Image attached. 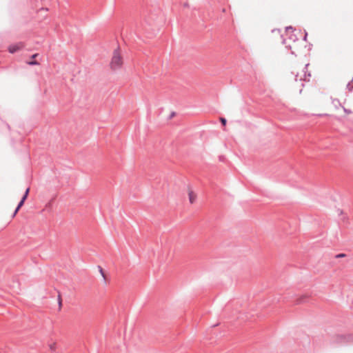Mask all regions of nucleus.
<instances>
[{
    "mask_svg": "<svg viewBox=\"0 0 353 353\" xmlns=\"http://www.w3.org/2000/svg\"><path fill=\"white\" fill-rule=\"evenodd\" d=\"M123 65V59L120 54V49L118 47L113 52V55L111 59L110 66L112 70H117L120 69Z\"/></svg>",
    "mask_w": 353,
    "mask_h": 353,
    "instance_id": "nucleus-1",
    "label": "nucleus"
},
{
    "mask_svg": "<svg viewBox=\"0 0 353 353\" xmlns=\"http://www.w3.org/2000/svg\"><path fill=\"white\" fill-rule=\"evenodd\" d=\"M333 342L338 345H347L353 343V334H337L334 336Z\"/></svg>",
    "mask_w": 353,
    "mask_h": 353,
    "instance_id": "nucleus-2",
    "label": "nucleus"
},
{
    "mask_svg": "<svg viewBox=\"0 0 353 353\" xmlns=\"http://www.w3.org/2000/svg\"><path fill=\"white\" fill-rule=\"evenodd\" d=\"M29 192H30V188H28L26 191H25V193L23 194V196H22L21 201H19V203H18L14 212H13V214H12V217L15 216V215L17 214L18 211L19 210V209L23 206V205L24 204V202L26 200L28 196V194H29Z\"/></svg>",
    "mask_w": 353,
    "mask_h": 353,
    "instance_id": "nucleus-3",
    "label": "nucleus"
},
{
    "mask_svg": "<svg viewBox=\"0 0 353 353\" xmlns=\"http://www.w3.org/2000/svg\"><path fill=\"white\" fill-rule=\"evenodd\" d=\"M25 47V45L23 42H19L15 44H12L8 47V52L11 54H14L21 50H22Z\"/></svg>",
    "mask_w": 353,
    "mask_h": 353,
    "instance_id": "nucleus-4",
    "label": "nucleus"
},
{
    "mask_svg": "<svg viewBox=\"0 0 353 353\" xmlns=\"http://www.w3.org/2000/svg\"><path fill=\"white\" fill-rule=\"evenodd\" d=\"M310 77V74L309 73L307 75L306 74V72H305V74L303 75V78L302 77H301L299 79V74H296L294 75V81H309V77Z\"/></svg>",
    "mask_w": 353,
    "mask_h": 353,
    "instance_id": "nucleus-5",
    "label": "nucleus"
},
{
    "mask_svg": "<svg viewBox=\"0 0 353 353\" xmlns=\"http://www.w3.org/2000/svg\"><path fill=\"white\" fill-rule=\"evenodd\" d=\"M189 200L191 203H193L196 199V195L192 191H190L188 193Z\"/></svg>",
    "mask_w": 353,
    "mask_h": 353,
    "instance_id": "nucleus-6",
    "label": "nucleus"
},
{
    "mask_svg": "<svg viewBox=\"0 0 353 353\" xmlns=\"http://www.w3.org/2000/svg\"><path fill=\"white\" fill-rule=\"evenodd\" d=\"M346 87L350 92H352L353 90V79L351 81L347 83Z\"/></svg>",
    "mask_w": 353,
    "mask_h": 353,
    "instance_id": "nucleus-7",
    "label": "nucleus"
},
{
    "mask_svg": "<svg viewBox=\"0 0 353 353\" xmlns=\"http://www.w3.org/2000/svg\"><path fill=\"white\" fill-rule=\"evenodd\" d=\"M307 297L306 296H302V297H300L299 299H298L296 300V304H300V303H304L306 300Z\"/></svg>",
    "mask_w": 353,
    "mask_h": 353,
    "instance_id": "nucleus-8",
    "label": "nucleus"
},
{
    "mask_svg": "<svg viewBox=\"0 0 353 353\" xmlns=\"http://www.w3.org/2000/svg\"><path fill=\"white\" fill-rule=\"evenodd\" d=\"M285 30L288 32V34H290V32H293L295 30V29H294L292 26H288L286 27Z\"/></svg>",
    "mask_w": 353,
    "mask_h": 353,
    "instance_id": "nucleus-9",
    "label": "nucleus"
},
{
    "mask_svg": "<svg viewBox=\"0 0 353 353\" xmlns=\"http://www.w3.org/2000/svg\"><path fill=\"white\" fill-rule=\"evenodd\" d=\"M58 303H59V308L60 310L61 308V305H62V299H61L60 294L58 295Z\"/></svg>",
    "mask_w": 353,
    "mask_h": 353,
    "instance_id": "nucleus-10",
    "label": "nucleus"
},
{
    "mask_svg": "<svg viewBox=\"0 0 353 353\" xmlns=\"http://www.w3.org/2000/svg\"><path fill=\"white\" fill-rule=\"evenodd\" d=\"M343 109L344 112H345V114H352V110H350V109H347V108H345V107H343Z\"/></svg>",
    "mask_w": 353,
    "mask_h": 353,
    "instance_id": "nucleus-11",
    "label": "nucleus"
},
{
    "mask_svg": "<svg viewBox=\"0 0 353 353\" xmlns=\"http://www.w3.org/2000/svg\"><path fill=\"white\" fill-rule=\"evenodd\" d=\"M49 347H50V350H52V351H54V350H55V348H56V343H52V344H50V345H49Z\"/></svg>",
    "mask_w": 353,
    "mask_h": 353,
    "instance_id": "nucleus-12",
    "label": "nucleus"
},
{
    "mask_svg": "<svg viewBox=\"0 0 353 353\" xmlns=\"http://www.w3.org/2000/svg\"><path fill=\"white\" fill-rule=\"evenodd\" d=\"M28 65H39V62L37 61H29L28 62Z\"/></svg>",
    "mask_w": 353,
    "mask_h": 353,
    "instance_id": "nucleus-13",
    "label": "nucleus"
},
{
    "mask_svg": "<svg viewBox=\"0 0 353 353\" xmlns=\"http://www.w3.org/2000/svg\"><path fill=\"white\" fill-rule=\"evenodd\" d=\"M289 39H290V40H292L293 41H296V40H297V37H296V35H293V34L290 35V36H289Z\"/></svg>",
    "mask_w": 353,
    "mask_h": 353,
    "instance_id": "nucleus-14",
    "label": "nucleus"
},
{
    "mask_svg": "<svg viewBox=\"0 0 353 353\" xmlns=\"http://www.w3.org/2000/svg\"><path fill=\"white\" fill-rule=\"evenodd\" d=\"M220 121H221V123H222V125H226L227 121H226V119L225 118L221 117L220 119Z\"/></svg>",
    "mask_w": 353,
    "mask_h": 353,
    "instance_id": "nucleus-15",
    "label": "nucleus"
},
{
    "mask_svg": "<svg viewBox=\"0 0 353 353\" xmlns=\"http://www.w3.org/2000/svg\"><path fill=\"white\" fill-rule=\"evenodd\" d=\"M99 271H100V273L101 274L102 276H103L104 279H105V274H104V272H103V270L102 268H101V266H99Z\"/></svg>",
    "mask_w": 353,
    "mask_h": 353,
    "instance_id": "nucleus-16",
    "label": "nucleus"
},
{
    "mask_svg": "<svg viewBox=\"0 0 353 353\" xmlns=\"http://www.w3.org/2000/svg\"><path fill=\"white\" fill-rule=\"evenodd\" d=\"M345 256V254H339L336 255V258H341V257H343Z\"/></svg>",
    "mask_w": 353,
    "mask_h": 353,
    "instance_id": "nucleus-17",
    "label": "nucleus"
},
{
    "mask_svg": "<svg viewBox=\"0 0 353 353\" xmlns=\"http://www.w3.org/2000/svg\"><path fill=\"white\" fill-rule=\"evenodd\" d=\"M307 32H305V36H304V37H303V39H304L305 41H306V39H307Z\"/></svg>",
    "mask_w": 353,
    "mask_h": 353,
    "instance_id": "nucleus-18",
    "label": "nucleus"
},
{
    "mask_svg": "<svg viewBox=\"0 0 353 353\" xmlns=\"http://www.w3.org/2000/svg\"><path fill=\"white\" fill-rule=\"evenodd\" d=\"M175 115V112H172L170 114V118L173 117Z\"/></svg>",
    "mask_w": 353,
    "mask_h": 353,
    "instance_id": "nucleus-19",
    "label": "nucleus"
},
{
    "mask_svg": "<svg viewBox=\"0 0 353 353\" xmlns=\"http://www.w3.org/2000/svg\"><path fill=\"white\" fill-rule=\"evenodd\" d=\"M37 55H38L37 54H33V55L32 56V59H34V58H36V57H37Z\"/></svg>",
    "mask_w": 353,
    "mask_h": 353,
    "instance_id": "nucleus-20",
    "label": "nucleus"
},
{
    "mask_svg": "<svg viewBox=\"0 0 353 353\" xmlns=\"http://www.w3.org/2000/svg\"><path fill=\"white\" fill-rule=\"evenodd\" d=\"M307 65H308V64H306V65H305V68H304V70H305H305L307 69Z\"/></svg>",
    "mask_w": 353,
    "mask_h": 353,
    "instance_id": "nucleus-21",
    "label": "nucleus"
}]
</instances>
